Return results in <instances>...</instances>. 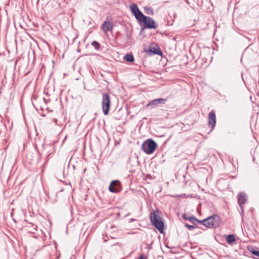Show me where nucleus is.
<instances>
[{
  "mask_svg": "<svg viewBox=\"0 0 259 259\" xmlns=\"http://www.w3.org/2000/svg\"><path fill=\"white\" fill-rule=\"evenodd\" d=\"M130 10L139 24L142 26L141 31L145 29H155L157 27L155 21L152 18L145 16L136 4L130 5Z\"/></svg>",
  "mask_w": 259,
  "mask_h": 259,
  "instance_id": "nucleus-1",
  "label": "nucleus"
},
{
  "mask_svg": "<svg viewBox=\"0 0 259 259\" xmlns=\"http://www.w3.org/2000/svg\"><path fill=\"white\" fill-rule=\"evenodd\" d=\"M168 97L166 98H158L150 100L147 104V107H150L151 109L154 108L158 104H164L167 108V110L173 109L176 107L175 102L172 101H168Z\"/></svg>",
  "mask_w": 259,
  "mask_h": 259,
  "instance_id": "nucleus-2",
  "label": "nucleus"
},
{
  "mask_svg": "<svg viewBox=\"0 0 259 259\" xmlns=\"http://www.w3.org/2000/svg\"><path fill=\"white\" fill-rule=\"evenodd\" d=\"M143 150L147 154L153 153L157 147V143L150 139L144 141L142 145Z\"/></svg>",
  "mask_w": 259,
  "mask_h": 259,
  "instance_id": "nucleus-3",
  "label": "nucleus"
},
{
  "mask_svg": "<svg viewBox=\"0 0 259 259\" xmlns=\"http://www.w3.org/2000/svg\"><path fill=\"white\" fill-rule=\"evenodd\" d=\"M102 108L103 112L105 115L109 114L111 106V98L108 93H102Z\"/></svg>",
  "mask_w": 259,
  "mask_h": 259,
  "instance_id": "nucleus-4",
  "label": "nucleus"
},
{
  "mask_svg": "<svg viewBox=\"0 0 259 259\" xmlns=\"http://www.w3.org/2000/svg\"><path fill=\"white\" fill-rule=\"evenodd\" d=\"M208 222V228H217L222 224V220L220 215L214 214L207 218Z\"/></svg>",
  "mask_w": 259,
  "mask_h": 259,
  "instance_id": "nucleus-5",
  "label": "nucleus"
},
{
  "mask_svg": "<svg viewBox=\"0 0 259 259\" xmlns=\"http://www.w3.org/2000/svg\"><path fill=\"white\" fill-rule=\"evenodd\" d=\"M144 51L149 55H162V52L158 45L151 44L149 47H144Z\"/></svg>",
  "mask_w": 259,
  "mask_h": 259,
  "instance_id": "nucleus-6",
  "label": "nucleus"
},
{
  "mask_svg": "<svg viewBox=\"0 0 259 259\" xmlns=\"http://www.w3.org/2000/svg\"><path fill=\"white\" fill-rule=\"evenodd\" d=\"M108 190L110 192L113 193H117L120 192L122 190L121 182L117 180L111 181L108 187Z\"/></svg>",
  "mask_w": 259,
  "mask_h": 259,
  "instance_id": "nucleus-7",
  "label": "nucleus"
},
{
  "mask_svg": "<svg viewBox=\"0 0 259 259\" xmlns=\"http://www.w3.org/2000/svg\"><path fill=\"white\" fill-rule=\"evenodd\" d=\"M150 221L152 225L159 231L160 233L164 234V224L162 219L160 220H154Z\"/></svg>",
  "mask_w": 259,
  "mask_h": 259,
  "instance_id": "nucleus-8",
  "label": "nucleus"
},
{
  "mask_svg": "<svg viewBox=\"0 0 259 259\" xmlns=\"http://www.w3.org/2000/svg\"><path fill=\"white\" fill-rule=\"evenodd\" d=\"M216 124V115L215 111L212 110L208 114V125L211 126V131L213 130Z\"/></svg>",
  "mask_w": 259,
  "mask_h": 259,
  "instance_id": "nucleus-9",
  "label": "nucleus"
},
{
  "mask_svg": "<svg viewBox=\"0 0 259 259\" xmlns=\"http://www.w3.org/2000/svg\"><path fill=\"white\" fill-rule=\"evenodd\" d=\"M182 218L184 220H188L191 223L193 224V226H195L196 228H198L201 229L200 227L197 226L198 222H199V220L195 218L194 216H190L189 217L187 214L184 213L182 215Z\"/></svg>",
  "mask_w": 259,
  "mask_h": 259,
  "instance_id": "nucleus-10",
  "label": "nucleus"
},
{
  "mask_svg": "<svg viewBox=\"0 0 259 259\" xmlns=\"http://www.w3.org/2000/svg\"><path fill=\"white\" fill-rule=\"evenodd\" d=\"M27 224L24 226V227L26 229V230L30 233L34 234L37 230V226L31 223H29L27 220L24 221Z\"/></svg>",
  "mask_w": 259,
  "mask_h": 259,
  "instance_id": "nucleus-11",
  "label": "nucleus"
},
{
  "mask_svg": "<svg viewBox=\"0 0 259 259\" xmlns=\"http://www.w3.org/2000/svg\"><path fill=\"white\" fill-rule=\"evenodd\" d=\"M113 28V25L109 21H105L102 25V29L104 32L111 31Z\"/></svg>",
  "mask_w": 259,
  "mask_h": 259,
  "instance_id": "nucleus-12",
  "label": "nucleus"
},
{
  "mask_svg": "<svg viewBox=\"0 0 259 259\" xmlns=\"http://www.w3.org/2000/svg\"><path fill=\"white\" fill-rule=\"evenodd\" d=\"M161 212L157 209L156 210L151 212L150 214V221H152L154 220H160L161 219Z\"/></svg>",
  "mask_w": 259,
  "mask_h": 259,
  "instance_id": "nucleus-13",
  "label": "nucleus"
},
{
  "mask_svg": "<svg viewBox=\"0 0 259 259\" xmlns=\"http://www.w3.org/2000/svg\"><path fill=\"white\" fill-rule=\"evenodd\" d=\"M238 203L240 207L242 208V205L246 201V196L243 193H240L238 195Z\"/></svg>",
  "mask_w": 259,
  "mask_h": 259,
  "instance_id": "nucleus-14",
  "label": "nucleus"
},
{
  "mask_svg": "<svg viewBox=\"0 0 259 259\" xmlns=\"http://www.w3.org/2000/svg\"><path fill=\"white\" fill-rule=\"evenodd\" d=\"M247 249L252 254L259 257V250L256 247L249 245L247 246Z\"/></svg>",
  "mask_w": 259,
  "mask_h": 259,
  "instance_id": "nucleus-15",
  "label": "nucleus"
},
{
  "mask_svg": "<svg viewBox=\"0 0 259 259\" xmlns=\"http://www.w3.org/2000/svg\"><path fill=\"white\" fill-rule=\"evenodd\" d=\"M226 242L230 245L233 244L236 241L235 236L233 234H229L226 236Z\"/></svg>",
  "mask_w": 259,
  "mask_h": 259,
  "instance_id": "nucleus-16",
  "label": "nucleus"
},
{
  "mask_svg": "<svg viewBox=\"0 0 259 259\" xmlns=\"http://www.w3.org/2000/svg\"><path fill=\"white\" fill-rule=\"evenodd\" d=\"M124 59H125V61L130 63L133 62L135 60L134 56L131 54H126L124 57Z\"/></svg>",
  "mask_w": 259,
  "mask_h": 259,
  "instance_id": "nucleus-17",
  "label": "nucleus"
},
{
  "mask_svg": "<svg viewBox=\"0 0 259 259\" xmlns=\"http://www.w3.org/2000/svg\"><path fill=\"white\" fill-rule=\"evenodd\" d=\"M145 12L150 15H153L154 14V12L153 9L150 7H145L144 8Z\"/></svg>",
  "mask_w": 259,
  "mask_h": 259,
  "instance_id": "nucleus-18",
  "label": "nucleus"
},
{
  "mask_svg": "<svg viewBox=\"0 0 259 259\" xmlns=\"http://www.w3.org/2000/svg\"><path fill=\"white\" fill-rule=\"evenodd\" d=\"M91 45L95 48L96 50H99L101 47L100 44L96 40L93 41Z\"/></svg>",
  "mask_w": 259,
  "mask_h": 259,
  "instance_id": "nucleus-19",
  "label": "nucleus"
},
{
  "mask_svg": "<svg viewBox=\"0 0 259 259\" xmlns=\"http://www.w3.org/2000/svg\"><path fill=\"white\" fill-rule=\"evenodd\" d=\"M198 224H201L208 228V222H207V218H206L203 220H201V221L199 220V222H198Z\"/></svg>",
  "mask_w": 259,
  "mask_h": 259,
  "instance_id": "nucleus-20",
  "label": "nucleus"
},
{
  "mask_svg": "<svg viewBox=\"0 0 259 259\" xmlns=\"http://www.w3.org/2000/svg\"><path fill=\"white\" fill-rule=\"evenodd\" d=\"M184 225L189 230H192L196 228V227L195 226L189 225L188 223H184Z\"/></svg>",
  "mask_w": 259,
  "mask_h": 259,
  "instance_id": "nucleus-21",
  "label": "nucleus"
},
{
  "mask_svg": "<svg viewBox=\"0 0 259 259\" xmlns=\"http://www.w3.org/2000/svg\"><path fill=\"white\" fill-rule=\"evenodd\" d=\"M137 259H147V256L144 253H141Z\"/></svg>",
  "mask_w": 259,
  "mask_h": 259,
  "instance_id": "nucleus-22",
  "label": "nucleus"
},
{
  "mask_svg": "<svg viewBox=\"0 0 259 259\" xmlns=\"http://www.w3.org/2000/svg\"><path fill=\"white\" fill-rule=\"evenodd\" d=\"M113 246H118L119 247H120L121 248L123 246L122 244L120 243V242H117L116 243H115L114 244L112 245Z\"/></svg>",
  "mask_w": 259,
  "mask_h": 259,
  "instance_id": "nucleus-23",
  "label": "nucleus"
},
{
  "mask_svg": "<svg viewBox=\"0 0 259 259\" xmlns=\"http://www.w3.org/2000/svg\"><path fill=\"white\" fill-rule=\"evenodd\" d=\"M156 32H157V33H159L160 34H161V35H164V34L165 35H166V36H167V35H168V34H167L165 32H160V31H159V30H157Z\"/></svg>",
  "mask_w": 259,
  "mask_h": 259,
  "instance_id": "nucleus-24",
  "label": "nucleus"
},
{
  "mask_svg": "<svg viewBox=\"0 0 259 259\" xmlns=\"http://www.w3.org/2000/svg\"><path fill=\"white\" fill-rule=\"evenodd\" d=\"M44 100L46 103H47V100L45 98H44Z\"/></svg>",
  "mask_w": 259,
  "mask_h": 259,
  "instance_id": "nucleus-25",
  "label": "nucleus"
},
{
  "mask_svg": "<svg viewBox=\"0 0 259 259\" xmlns=\"http://www.w3.org/2000/svg\"><path fill=\"white\" fill-rule=\"evenodd\" d=\"M126 36H127V38H130V37L131 36V35L130 34H126Z\"/></svg>",
  "mask_w": 259,
  "mask_h": 259,
  "instance_id": "nucleus-26",
  "label": "nucleus"
},
{
  "mask_svg": "<svg viewBox=\"0 0 259 259\" xmlns=\"http://www.w3.org/2000/svg\"><path fill=\"white\" fill-rule=\"evenodd\" d=\"M45 43H46L48 46H49V44H48L47 41H45Z\"/></svg>",
  "mask_w": 259,
  "mask_h": 259,
  "instance_id": "nucleus-27",
  "label": "nucleus"
},
{
  "mask_svg": "<svg viewBox=\"0 0 259 259\" xmlns=\"http://www.w3.org/2000/svg\"><path fill=\"white\" fill-rule=\"evenodd\" d=\"M80 50L79 49L77 50V52H80Z\"/></svg>",
  "mask_w": 259,
  "mask_h": 259,
  "instance_id": "nucleus-28",
  "label": "nucleus"
},
{
  "mask_svg": "<svg viewBox=\"0 0 259 259\" xmlns=\"http://www.w3.org/2000/svg\"><path fill=\"white\" fill-rule=\"evenodd\" d=\"M167 25H169V22H168V21L167 22Z\"/></svg>",
  "mask_w": 259,
  "mask_h": 259,
  "instance_id": "nucleus-29",
  "label": "nucleus"
}]
</instances>
